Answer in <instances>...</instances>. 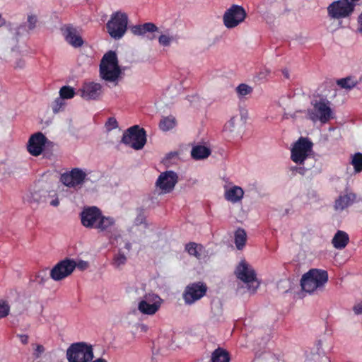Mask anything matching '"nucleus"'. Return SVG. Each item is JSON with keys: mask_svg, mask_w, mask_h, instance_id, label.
Returning a JSON list of instances; mask_svg holds the SVG:
<instances>
[{"mask_svg": "<svg viewBox=\"0 0 362 362\" xmlns=\"http://www.w3.org/2000/svg\"><path fill=\"white\" fill-rule=\"evenodd\" d=\"M124 71V68L119 64L116 52L110 50L103 56L99 65L101 79L116 86L122 78Z\"/></svg>", "mask_w": 362, "mask_h": 362, "instance_id": "obj_1", "label": "nucleus"}, {"mask_svg": "<svg viewBox=\"0 0 362 362\" xmlns=\"http://www.w3.org/2000/svg\"><path fill=\"white\" fill-rule=\"evenodd\" d=\"M308 117L314 123L326 124L334 117L332 103L326 98L321 97L312 101V107L308 110Z\"/></svg>", "mask_w": 362, "mask_h": 362, "instance_id": "obj_2", "label": "nucleus"}, {"mask_svg": "<svg viewBox=\"0 0 362 362\" xmlns=\"http://www.w3.org/2000/svg\"><path fill=\"white\" fill-rule=\"evenodd\" d=\"M328 281V274L325 270L312 269L303 275L300 280L302 289L313 293L321 288Z\"/></svg>", "mask_w": 362, "mask_h": 362, "instance_id": "obj_3", "label": "nucleus"}, {"mask_svg": "<svg viewBox=\"0 0 362 362\" xmlns=\"http://www.w3.org/2000/svg\"><path fill=\"white\" fill-rule=\"evenodd\" d=\"M129 23V18L126 13L116 11L111 14L106 23L107 32L114 40H120L125 35Z\"/></svg>", "mask_w": 362, "mask_h": 362, "instance_id": "obj_4", "label": "nucleus"}, {"mask_svg": "<svg viewBox=\"0 0 362 362\" xmlns=\"http://www.w3.org/2000/svg\"><path fill=\"white\" fill-rule=\"evenodd\" d=\"M163 299L154 292H148L137 300V310L142 315L153 316L160 309Z\"/></svg>", "mask_w": 362, "mask_h": 362, "instance_id": "obj_5", "label": "nucleus"}, {"mask_svg": "<svg viewBox=\"0 0 362 362\" xmlns=\"http://www.w3.org/2000/svg\"><path fill=\"white\" fill-rule=\"evenodd\" d=\"M235 275L245 285L250 293H255L259 286L253 267L245 259L241 260L235 269Z\"/></svg>", "mask_w": 362, "mask_h": 362, "instance_id": "obj_6", "label": "nucleus"}, {"mask_svg": "<svg viewBox=\"0 0 362 362\" xmlns=\"http://www.w3.org/2000/svg\"><path fill=\"white\" fill-rule=\"evenodd\" d=\"M313 144L306 137H300L291 147V159L298 164L303 165L313 152Z\"/></svg>", "mask_w": 362, "mask_h": 362, "instance_id": "obj_7", "label": "nucleus"}, {"mask_svg": "<svg viewBox=\"0 0 362 362\" xmlns=\"http://www.w3.org/2000/svg\"><path fill=\"white\" fill-rule=\"evenodd\" d=\"M93 346L87 343H74L66 350V358L69 362H90L93 358Z\"/></svg>", "mask_w": 362, "mask_h": 362, "instance_id": "obj_8", "label": "nucleus"}, {"mask_svg": "<svg viewBox=\"0 0 362 362\" xmlns=\"http://www.w3.org/2000/svg\"><path fill=\"white\" fill-rule=\"evenodd\" d=\"M98 232L103 233L111 245L118 243L122 238L121 230L117 226L116 220L112 216H105L102 214L95 228Z\"/></svg>", "mask_w": 362, "mask_h": 362, "instance_id": "obj_9", "label": "nucleus"}, {"mask_svg": "<svg viewBox=\"0 0 362 362\" xmlns=\"http://www.w3.org/2000/svg\"><path fill=\"white\" fill-rule=\"evenodd\" d=\"M122 142L135 150H141L146 143V134L138 125L132 126L123 134Z\"/></svg>", "mask_w": 362, "mask_h": 362, "instance_id": "obj_10", "label": "nucleus"}, {"mask_svg": "<svg viewBox=\"0 0 362 362\" xmlns=\"http://www.w3.org/2000/svg\"><path fill=\"white\" fill-rule=\"evenodd\" d=\"M356 4L349 0H337L327 6V14L331 19H342L350 16Z\"/></svg>", "mask_w": 362, "mask_h": 362, "instance_id": "obj_11", "label": "nucleus"}, {"mask_svg": "<svg viewBox=\"0 0 362 362\" xmlns=\"http://www.w3.org/2000/svg\"><path fill=\"white\" fill-rule=\"evenodd\" d=\"M247 13L245 10L241 6L232 5L228 8L223 16V25L228 29H232L242 23Z\"/></svg>", "mask_w": 362, "mask_h": 362, "instance_id": "obj_12", "label": "nucleus"}, {"mask_svg": "<svg viewBox=\"0 0 362 362\" xmlns=\"http://www.w3.org/2000/svg\"><path fill=\"white\" fill-rule=\"evenodd\" d=\"M88 174L81 168H73L71 171L65 173L61 176L62 182L70 187L81 188L83 184L87 180Z\"/></svg>", "mask_w": 362, "mask_h": 362, "instance_id": "obj_13", "label": "nucleus"}, {"mask_svg": "<svg viewBox=\"0 0 362 362\" xmlns=\"http://www.w3.org/2000/svg\"><path fill=\"white\" fill-rule=\"evenodd\" d=\"M178 182L177 174L172 170L161 173L156 182V187L161 194L170 193Z\"/></svg>", "mask_w": 362, "mask_h": 362, "instance_id": "obj_14", "label": "nucleus"}, {"mask_svg": "<svg viewBox=\"0 0 362 362\" xmlns=\"http://www.w3.org/2000/svg\"><path fill=\"white\" fill-rule=\"evenodd\" d=\"M207 286L202 282H195L189 284L183 293V299L187 305H192L204 297L206 293Z\"/></svg>", "mask_w": 362, "mask_h": 362, "instance_id": "obj_15", "label": "nucleus"}, {"mask_svg": "<svg viewBox=\"0 0 362 362\" xmlns=\"http://www.w3.org/2000/svg\"><path fill=\"white\" fill-rule=\"evenodd\" d=\"M75 269L74 259L66 258L59 262L50 271L51 278L56 281H61L70 276Z\"/></svg>", "mask_w": 362, "mask_h": 362, "instance_id": "obj_16", "label": "nucleus"}, {"mask_svg": "<svg viewBox=\"0 0 362 362\" xmlns=\"http://www.w3.org/2000/svg\"><path fill=\"white\" fill-rule=\"evenodd\" d=\"M102 214L96 206L84 208L81 213V224L86 228L95 229Z\"/></svg>", "mask_w": 362, "mask_h": 362, "instance_id": "obj_17", "label": "nucleus"}, {"mask_svg": "<svg viewBox=\"0 0 362 362\" xmlns=\"http://www.w3.org/2000/svg\"><path fill=\"white\" fill-rule=\"evenodd\" d=\"M79 94L86 100H98L103 94V86L97 82H85L79 89Z\"/></svg>", "mask_w": 362, "mask_h": 362, "instance_id": "obj_18", "label": "nucleus"}, {"mask_svg": "<svg viewBox=\"0 0 362 362\" xmlns=\"http://www.w3.org/2000/svg\"><path fill=\"white\" fill-rule=\"evenodd\" d=\"M47 141L45 136L41 132L33 134L28 141V151L33 156H40L45 148Z\"/></svg>", "mask_w": 362, "mask_h": 362, "instance_id": "obj_19", "label": "nucleus"}, {"mask_svg": "<svg viewBox=\"0 0 362 362\" xmlns=\"http://www.w3.org/2000/svg\"><path fill=\"white\" fill-rule=\"evenodd\" d=\"M62 33L66 42L75 48L81 47L83 40L76 28L71 25H64L62 28Z\"/></svg>", "mask_w": 362, "mask_h": 362, "instance_id": "obj_20", "label": "nucleus"}, {"mask_svg": "<svg viewBox=\"0 0 362 362\" xmlns=\"http://www.w3.org/2000/svg\"><path fill=\"white\" fill-rule=\"evenodd\" d=\"M224 198L228 202L237 204L242 201L244 197L243 189L238 185H228L224 186Z\"/></svg>", "mask_w": 362, "mask_h": 362, "instance_id": "obj_21", "label": "nucleus"}, {"mask_svg": "<svg viewBox=\"0 0 362 362\" xmlns=\"http://www.w3.org/2000/svg\"><path fill=\"white\" fill-rule=\"evenodd\" d=\"M159 35L158 37V42L162 47H170L172 45L177 43L179 36L171 29H165L157 32Z\"/></svg>", "mask_w": 362, "mask_h": 362, "instance_id": "obj_22", "label": "nucleus"}, {"mask_svg": "<svg viewBox=\"0 0 362 362\" xmlns=\"http://www.w3.org/2000/svg\"><path fill=\"white\" fill-rule=\"evenodd\" d=\"M356 196L354 193L345 190L344 194H340L336 199L334 208L337 211H343L351 206L355 201Z\"/></svg>", "mask_w": 362, "mask_h": 362, "instance_id": "obj_23", "label": "nucleus"}, {"mask_svg": "<svg viewBox=\"0 0 362 362\" xmlns=\"http://www.w3.org/2000/svg\"><path fill=\"white\" fill-rule=\"evenodd\" d=\"M131 32L138 36H144L146 33L158 32V28L153 23H145L144 24L135 25L130 28Z\"/></svg>", "mask_w": 362, "mask_h": 362, "instance_id": "obj_24", "label": "nucleus"}, {"mask_svg": "<svg viewBox=\"0 0 362 362\" xmlns=\"http://www.w3.org/2000/svg\"><path fill=\"white\" fill-rule=\"evenodd\" d=\"M349 241V237L346 232L337 230L332 240V243L334 248L342 250L347 245Z\"/></svg>", "mask_w": 362, "mask_h": 362, "instance_id": "obj_25", "label": "nucleus"}, {"mask_svg": "<svg viewBox=\"0 0 362 362\" xmlns=\"http://www.w3.org/2000/svg\"><path fill=\"white\" fill-rule=\"evenodd\" d=\"M211 154V150L202 145L194 146L191 151V156L194 160H202L208 158Z\"/></svg>", "mask_w": 362, "mask_h": 362, "instance_id": "obj_26", "label": "nucleus"}, {"mask_svg": "<svg viewBox=\"0 0 362 362\" xmlns=\"http://www.w3.org/2000/svg\"><path fill=\"white\" fill-rule=\"evenodd\" d=\"M127 262V255L125 254L122 249H119L112 257L111 265L115 269H120L126 264Z\"/></svg>", "mask_w": 362, "mask_h": 362, "instance_id": "obj_27", "label": "nucleus"}, {"mask_svg": "<svg viewBox=\"0 0 362 362\" xmlns=\"http://www.w3.org/2000/svg\"><path fill=\"white\" fill-rule=\"evenodd\" d=\"M337 85L342 89L350 90L355 88L358 81L353 76H349L345 78H339L337 81Z\"/></svg>", "mask_w": 362, "mask_h": 362, "instance_id": "obj_28", "label": "nucleus"}, {"mask_svg": "<svg viewBox=\"0 0 362 362\" xmlns=\"http://www.w3.org/2000/svg\"><path fill=\"white\" fill-rule=\"evenodd\" d=\"M24 200L30 204H38L46 202V197L41 192H30L24 197Z\"/></svg>", "mask_w": 362, "mask_h": 362, "instance_id": "obj_29", "label": "nucleus"}, {"mask_svg": "<svg viewBox=\"0 0 362 362\" xmlns=\"http://www.w3.org/2000/svg\"><path fill=\"white\" fill-rule=\"evenodd\" d=\"M176 119L172 116L163 117L161 118L159 127L163 132H168L172 129H173L176 126Z\"/></svg>", "mask_w": 362, "mask_h": 362, "instance_id": "obj_30", "label": "nucleus"}, {"mask_svg": "<svg viewBox=\"0 0 362 362\" xmlns=\"http://www.w3.org/2000/svg\"><path fill=\"white\" fill-rule=\"evenodd\" d=\"M247 234L245 230L238 228L235 233V244L238 250H242L246 243Z\"/></svg>", "mask_w": 362, "mask_h": 362, "instance_id": "obj_31", "label": "nucleus"}, {"mask_svg": "<svg viewBox=\"0 0 362 362\" xmlns=\"http://www.w3.org/2000/svg\"><path fill=\"white\" fill-rule=\"evenodd\" d=\"M185 250L192 256L200 259L204 247L202 245L195 243H189L185 245Z\"/></svg>", "mask_w": 362, "mask_h": 362, "instance_id": "obj_32", "label": "nucleus"}, {"mask_svg": "<svg viewBox=\"0 0 362 362\" xmlns=\"http://www.w3.org/2000/svg\"><path fill=\"white\" fill-rule=\"evenodd\" d=\"M212 362H229L230 357L228 353L221 348L216 349L211 356Z\"/></svg>", "mask_w": 362, "mask_h": 362, "instance_id": "obj_33", "label": "nucleus"}, {"mask_svg": "<svg viewBox=\"0 0 362 362\" xmlns=\"http://www.w3.org/2000/svg\"><path fill=\"white\" fill-rule=\"evenodd\" d=\"M239 99H243L252 92V88L247 84L241 83L235 88Z\"/></svg>", "mask_w": 362, "mask_h": 362, "instance_id": "obj_34", "label": "nucleus"}, {"mask_svg": "<svg viewBox=\"0 0 362 362\" xmlns=\"http://www.w3.org/2000/svg\"><path fill=\"white\" fill-rule=\"evenodd\" d=\"M75 94V89L69 86H64L59 90V95L64 99L73 98Z\"/></svg>", "mask_w": 362, "mask_h": 362, "instance_id": "obj_35", "label": "nucleus"}, {"mask_svg": "<svg viewBox=\"0 0 362 362\" xmlns=\"http://www.w3.org/2000/svg\"><path fill=\"white\" fill-rule=\"evenodd\" d=\"M351 164L356 173L362 171V153H356L352 156Z\"/></svg>", "mask_w": 362, "mask_h": 362, "instance_id": "obj_36", "label": "nucleus"}, {"mask_svg": "<svg viewBox=\"0 0 362 362\" xmlns=\"http://www.w3.org/2000/svg\"><path fill=\"white\" fill-rule=\"evenodd\" d=\"M10 312V306L5 300H0V319L6 317Z\"/></svg>", "mask_w": 362, "mask_h": 362, "instance_id": "obj_37", "label": "nucleus"}, {"mask_svg": "<svg viewBox=\"0 0 362 362\" xmlns=\"http://www.w3.org/2000/svg\"><path fill=\"white\" fill-rule=\"evenodd\" d=\"M64 98H62L60 95L59 98H56L52 105V110L54 113L59 112V110L64 106L65 103L64 102Z\"/></svg>", "mask_w": 362, "mask_h": 362, "instance_id": "obj_38", "label": "nucleus"}, {"mask_svg": "<svg viewBox=\"0 0 362 362\" xmlns=\"http://www.w3.org/2000/svg\"><path fill=\"white\" fill-rule=\"evenodd\" d=\"M107 131L110 132L118 127V123L115 117H110L105 124Z\"/></svg>", "mask_w": 362, "mask_h": 362, "instance_id": "obj_39", "label": "nucleus"}, {"mask_svg": "<svg viewBox=\"0 0 362 362\" xmlns=\"http://www.w3.org/2000/svg\"><path fill=\"white\" fill-rule=\"evenodd\" d=\"M236 122V117H233L230 118V119L226 122V124L224 126V130L228 132H233Z\"/></svg>", "mask_w": 362, "mask_h": 362, "instance_id": "obj_40", "label": "nucleus"}, {"mask_svg": "<svg viewBox=\"0 0 362 362\" xmlns=\"http://www.w3.org/2000/svg\"><path fill=\"white\" fill-rule=\"evenodd\" d=\"M37 17L34 15H29L28 16V27L30 30H33L35 28L36 23H37Z\"/></svg>", "mask_w": 362, "mask_h": 362, "instance_id": "obj_41", "label": "nucleus"}, {"mask_svg": "<svg viewBox=\"0 0 362 362\" xmlns=\"http://www.w3.org/2000/svg\"><path fill=\"white\" fill-rule=\"evenodd\" d=\"M74 264H75V268L77 267L80 270H85L89 266L88 262L84 260H79L76 262L74 259Z\"/></svg>", "mask_w": 362, "mask_h": 362, "instance_id": "obj_42", "label": "nucleus"}, {"mask_svg": "<svg viewBox=\"0 0 362 362\" xmlns=\"http://www.w3.org/2000/svg\"><path fill=\"white\" fill-rule=\"evenodd\" d=\"M45 349V347L41 344L35 345L33 354L36 358H39L44 352Z\"/></svg>", "mask_w": 362, "mask_h": 362, "instance_id": "obj_43", "label": "nucleus"}, {"mask_svg": "<svg viewBox=\"0 0 362 362\" xmlns=\"http://www.w3.org/2000/svg\"><path fill=\"white\" fill-rule=\"evenodd\" d=\"M25 62L22 58L17 59L13 64V66L15 69H23L25 67Z\"/></svg>", "mask_w": 362, "mask_h": 362, "instance_id": "obj_44", "label": "nucleus"}, {"mask_svg": "<svg viewBox=\"0 0 362 362\" xmlns=\"http://www.w3.org/2000/svg\"><path fill=\"white\" fill-rule=\"evenodd\" d=\"M135 224L139 226L141 224H146V218L143 214H139L135 219Z\"/></svg>", "mask_w": 362, "mask_h": 362, "instance_id": "obj_45", "label": "nucleus"}, {"mask_svg": "<svg viewBox=\"0 0 362 362\" xmlns=\"http://www.w3.org/2000/svg\"><path fill=\"white\" fill-rule=\"evenodd\" d=\"M353 310L356 315H361L362 314V302L356 303L354 306Z\"/></svg>", "mask_w": 362, "mask_h": 362, "instance_id": "obj_46", "label": "nucleus"}, {"mask_svg": "<svg viewBox=\"0 0 362 362\" xmlns=\"http://www.w3.org/2000/svg\"><path fill=\"white\" fill-rule=\"evenodd\" d=\"M18 337L22 344H26L28 342V336L26 334H18Z\"/></svg>", "mask_w": 362, "mask_h": 362, "instance_id": "obj_47", "label": "nucleus"}, {"mask_svg": "<svg viewBox=\"0 0 362 362\" xmlns=\"http://www.w3.org/2000/svg\"><path fill=\"white\" fill-rule=\"evenodd\" d=\"M293 172H297L299 174L303 175L305 173V168L303 167H293L291 168Z\"/></svg>", "mask_w": 362, "mask_h": 362, "instance_id": "obj_48", "label": "nucleus"}, {"mask_svg": "<svg viewBox=\"0 0 362 362\" xmlns=\"http://www.w3.org/2000/svg\"><path fill=\"white\" fill-rule=\"evenodd\" d=\"M50 205L52 206H54V207H57L59 206V200L58 199L57 197H54V199H52L50 202H49Z\"/></svg>", "mask_w": 362, "mask_h": 362, "instance_id": "obj_49", "label": "nucleus"}, {"mask_svg": "<svg viewBox=\"0 0 362 362\" xmlns=\"http://www.w3.org/2000/svg\"><path fill=\"white\" fill-rule=\"evenodd\" d=\"M358 31L359 33H362V13L358 16Z\"/></svg>", "mask_w": 362, "mask_h": 362, "instance_id": "obj_50", "label": "nucleus"}, {"mask_svg": "<svg viewBox=\"0 0 362 362\" xmlns=\"http://www.w3.org/2000/svg\"><path fill=\"white\" fill-rule=\"evenodd\" d=\"M138 329H139L141 332H146L148 327L146 325L141 323L138 325Z\"/></svg>", "mask_w": 362, "mask_h": 362, "instance_id": "obj_51", "label": "nucleus"}, {"mask_svg": "<svg viewBox=\"0 0 362 362\" xmlns=\"http://www.w3.org/2000/svg\"><path fill=\"white\" fill-rule=\"evenodd\" d=\"M124 248L129 252L132 250V243L129 240H126L124 243Z\"/></svg>", "mask_w": 362, "mask_h": 362, "instance_id": "obj_52", "label": "nucleus"}, {"mask_svg": "<svg viewBox=\"0 0 362 362\" xmlns=\"http://www.w3.org/2000/svg\"><path fill=\"white\" fill-rule=\"evenodd\" d=\"M6 24V19L3 17L2 14L0 13V28L4 26Z\"/></svg>", "mask_w": 362, "mask_h": 362, "instance_id": "obj_53", "label": "nucleus"}, {"mask_svg": "<svg viewBox=\"0 0 362 362\" xmlns=\"http://www.w3.org/2000/svg\"><path fill=\"white\" fill-rule=\"evenodd\" d=\"M282 73L284 74V76L286 78H289V74H288V71L287 69H284L282 71Z\"/></svg>", "mask_w": 362, "mask_h": 362, "instance_id": "obj_54", "label": "nucleus"}, {"mask_svg": "<svg viewBox=\"0 0 362 362\" xmlns=\"http://www.w3.org/2000/svg\"><path fill=\"white\" fill-rule=\"evenodd\" d=\"M92 362H106V361L103 358H98Z\"/></svg>", "mask_w": 362, "mask_h": 362, "instance_id": "obj_55", "label": "nucleus"}, {"mask_svg": "<svg viewBox=\"0 0 362 362\" xmlns=\"http://www.w3.org/2000/svg\"><path fill=\"white\" fill-rule=\"evenodd\" d=\"M358 83H362V75L359 77L358 80H357Z\"/></svg>", "mask_w": 362, "mask_h": 362, "instance_id": "obj_56", "label": "nucleus"}, {"mask_svg": "<svg viewBox=\"0 0 362 362\" xmlns=\"http://www.w3.org/2000/svg\"><path fill=\"white\" fill-rule=\"evenodd\" d=\"M349 1H351L355 4L356 1H358V0H349Z\"/></svg>", "mask_w": 362, "mask_h": 362, "instance_id": "obj_57", "label": "nucleus"}, {"mask_svg": "<svg viewBox=\"0 0 362 362\" xmlns=\"http://www.w3.org/2000/svg\"><path fill=\"white\" fill-rule=\"evenodd\" d=\"M265 72H266L267 74H268L269 73V71L266 70Z\"/></svg>", "mask_w": 362, "mask_h": 362, "instance_id": "obj_58", "label": "nucleus"}]
</instances>
